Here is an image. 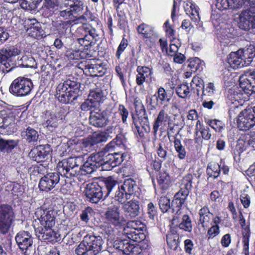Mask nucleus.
<instances>
[{
    "label": "nucleus",
    "instance_id": "nucleus-59",
    "mask_svg": "<svg viewBox=\"0 0 255 255\" xmlns=\"http://www.w3.org/2000/svg\"><path fill=\"white\" fill-rule=\"evenodd\" d=\"M167 147L161 144H159V146L157 149V153L158 156L160 158L161 161L166 160L168 156Z\"/></svg>",
    "mask_w": 255,
    "mask_h": 255
},
{
    "label": "nucleus",
    "instance_id": "nucleus-4",
    "mask_svg": "<svg viewBox=\"0 0 255 255\" xmlns=\"http://www.w3.org/2000/svg\"><path fill=\"white\" fill-rule=\"evenodd\" d=\"M77 32L80 34V37L77 39V41L84 47L92 46L99 38V33L90 25H82L78 28Z\"/></svg>",
    "mask_w": 255,
    "mask_h": 255
},
{
    "label": "nucleus",
    "instance_id": "nucleus-44",
    "mask_svg": "<svg viewBox=\"0 0 255 255\" xmlns=\"http://www.w3.org/2000/svg\"><path fill=\"white\" fill-rule=\"evenodd\" d=\"M179 236L177 233H169L166 235V241L169 248L176 250L179 244Z\"/></svg>",
    "mask_w": 255,
    "mask_h": 255
},
{
    "label": "nucleus",
    "instance_id": "nucleus-51",
    "mask_svg": "<svg viewBox=\"0 0 255 255\" xmlns=\"http://www.w3.org/2000/svg\"><path fill=\"white\" fill-rule=\"evenodd\" d=\"M204 62H201V60L197 57H195L192 59H190L188 67L191 69L192 72H196L198 70L203 69V66L204 65Z\"/></svg>",
    "mask_w": 255,
    "mask_h": 255
},
{
    "label": "nucleus",
    "instance_id": "nucleus-30",
    "mask_svg": "<svg viewBox=\"0 0 255 255\" xmlns=\"http://www.w3.org/2000/svg\"><path fill=\"white\" fill-rule=\"evenodd\" d=\"M193 175L191 173L186 175L182 179L178 191L182 195L188 196L192 188Z\"/></svg>",
    "mask_w": 255,
    "mask_h": 255
},
{
    "label": "nucleus",
    "instance_id": "nucleus-34",
    "mask_svg": "<svg viewBox=\"0 0 255 255\" xmlns=\"http://www.w3.org/2000/svg\"><path fill=\"white\" fill-rule=\"evenodd\" d=\"M24 27L28 33L32 36H37L41 30L40 24L35 18L25 20Z\"/></svg>",
    "mask_w": 255,
    "mask_h": 255
},
{
    "label": "nucleus",
    "instance_id": "nucleus-10",
    "mask_svg": "<svg viewBox=\"0 0 255 255\" xmlns=\"http://www.w3.org/2000/svg\"><path fill=\"white\" fill-rule=\"evenodd\" d=\"M56 213V211L52 208L46 209L41 207L36 209L35 216L39 221L40 225L54 227Z\"/></svg>",
    "mask_w": 255,
    "mask_h": 255
},
{
    "label": "nucleus",
    "instance_id": "nucleus-58",
    "mask_svg": "<svg viewBox=\"0 0 255 255\" xmlns=\"http://www.w3.org/2000/svg\"><path fill=\"white\" fill-rule=\"evenodd\" d=\"M220 231L219 225H212L207 232V238L208 240L212 239L220 234Z\"/></svg>",
    "mask_w": 255,
    "mask_h": 255
},
{
    "label": "nucleus",
    "instance_id": "nucleus-36",
    "mask_svg": "<svg viewBox=\"0 0 255 255\" xmlns=\"http://www.w3.org/2000/svg\"><path fill=\"white\" fill-rule=\"evenodd\" d=\"M116 134V137L106 146V149L108 151L112 150L116 146H122L124 147V144L126 142L127 139L123 133V129L121 132H118Z\"/></svg>",
    "mask_w": 255,
    "mask_h": 255
},
{
    "label": "nucleus",
    "instance_id": "nucleus-31",
    "mask_svg": "<svg viewBox=\"0 0 255 255\" xmlns=\"http://www.w3.org/2000/svg\"><path fill=\"white\" fill-rule=\"evenodd\" d=\"M56 96L58 100L65 104L73 103L77 100L78 96L71 93H68V91L60 89L57 86L56 89Z\"/></svg>",
    "mask_w": 255,
    "mask_h": 255
},
{
    "label": "nucleus",
    "instance_id": "nucleus-7",
    "mask_svg": "<svg viewBox=\"0 0 255 255\" xmlns=\"http://www.w3.org/2000/svg\"><path fill=\"white\" fill-rule=\"evenodd\" d=\"M97 153H100L99 161L101 166V170H111L114 167L121 164L124 160V153L119 152L108 153L101 151Z\"/></svg>",
    "mask_w": 255,
    "mask_h": 255
},
{
    "label": "nucleus",
    "instance_id": "nucleus-11",
    "mask_svg": "<svg viewBox=\"0 0 255 255\" xmlns=\"http://www.w3.org/2000/svg\"><path fill=\"white\" fill-rule=\"evenodd\" d=\"M15 240L23 254H31L33 249V239L28 232L23 231L18 232L15 237Z\"/></svg>",
    "mask_w": 255,
    "mask_h": 255
},
{
    "label": "nucleus",
    "instance_id": "nucleus-24",
    "mask_svg": "<svg viewBox=\"0 0 255 255\" xmlns=\"http://www.w3.org/2000/svg\"><path fill=\"white\" fill-rule=\"evenodd\" d=\"M126 217L133 218L137 216L139 214V202L132 200L125 203L122 207Z\"/></svg>",
    "mask_w": 255,
    "mask_h": 255
},
{
    "label": "nucleus",
    "instance_id": "nucleus-25",
    "mask_svg": "<svg viewBox=\"0 0 255 255\" xmlns=\"http://www.w3.org/2000/svg\"><path fill=\"white\" fill-rule=\"evenodd\" d=\"M95 60L93 59L88 64L85 65L84 72L86 74H89L92 77H100L103 76L105 73V69L102 64H95Z\"/></svg>",
    "mask_w": 255,
    "mask_h": 255
},
{
    "label": "nucleus",
    "instance_id": "nucleus-63",
    "mask_svg": "<svg viewBox=\"0 0 255 255\" xmlns=\"http://www.w3.org/2000/svg\"><path fill=\"white\" fill-rule=\"evenodd\" d=\"M128 45L127 39L123 38L116 52V57L118 59L120 58L122 52L125 50Z\"/></svg>",
    "mask_w": 255,
    "mask_h": 255
},
{
    "label": "nucleus",
    "instance_id": "nucleus-60",
    "mask_svg": "<svg viewBox=\"0 0 255 255\" xmlns=\"http://www.w3.org/2000/svg\"><path fill=\"white\" fill-rule=\"evenodd\" d=\"M94 143L97 144V143L105 142L107 140V136L104 132H100L94 134L91 136Z\"/></svg>",
    "mask_w": 255,
    "mask_h": 255
},
{
    "label": "nucleus",
    "instance_id": "nucleus-16",
    "mask_svg": "<svg viewBox=\"0 0 255 255\" xmlns=\"http://www.w3.org/2000/svg\"><path fill=\"white\" fill-rule=\"evenodd\" d=\"M238 125L243 130H248L255 125V118L251 110L240 113L237 121Z\"/></svg>",
    "mask_w": 255,
    "mask_h": 255
},
{
    "label": "nucleus",
    "instance_id": "nucleus-33",
    "mask_svg": "<svg viewBox=\"0 0 255 255\" xmlns=\"http://www.w3.org/2000/svg\"><path fill=\"white\" fill-rule=\"evenodd\" d=\"M185 11L193 21L197 22L200 21V18L198 10L196 5L190 0H187L184 5Z\"/></svg>",
    "mask_w": 255,
    "mask_h": 255
},
{
    "label": "nucleus",
    "instance_id": "nucleus-37",
    "mask_svg": "<svg viewBox=\"0 0 255 255\" xmlns=\"http://www.w3.org/2000/svg\"><path fill=\"white\" fill-rule=\"evenodd\" d=\"M18 143L17 140H6L4 138H0V151L2 152L9 153Z\"/></svg>",
    "mask_w": 255,
    "mask_h": 255
},
{
    "label": "nucleus",
    "instance_id": "nucleus-64",
    "mask_svg": "<svg viewBox=\"0 0 255 255\" xmlns=\"http://www.w3.org/2000/svg\"><path fill=\"white\" fill-rule=\"evenodd\" d=\"M92 209L89 207L87 208L84 210H83L80 215V218L81 220L86 223H87L90 219V216L92 215Z\"/></svg>",
    "mask_w": 255,
    "mask_h": 255
},
{
    "label": "nucleus",
    "instance_id": "nucleus-28",
    "mask_svg": "<svg viewBox=\"0 0 255 255\" xmlns=\"http://www.w3.org/2000/svg\"><path fill=\"white\" fill-rule=\"evenodd\" d=\"M136 72L137 74L136 76V83L138 86H141L144 82L147 81L152 73L151 69L146 66H137Z\"/></svg>",
    "mask_w": 255,
    "mask_h": 255
},
{
    "label": "nucleus",
    "instance_id": "nucleus-45",
    "mask_svg": "<svg viewBox=\"0 0 255 255\" xmlns=\"http://www.w3.org/2000/svg\"><path fill=\"white\" fill-rule=\"evenodd\" d=\"M154 96L156 97L157 100L156 105L157 104L158 102H159L162 105L165 102H169L171 99V95L168 94L165 89L162 87H160L158 89L157 96L155 95H154Z\"/></svg>",
    "mask_w": 255,
    "mask_h": 255
},
{
    "label": "nucleus",
    "instance_id": "nucleus-43",
    "mask_svg": "<svg viewBox=\"0 0 255 255\" xmlns=\"http://www.w3.org/2000/svg\"><path fill=\"white\" fill-rule=\"evenodd\" d=\"M128 238L134 242L139 243L145 238L142 231L133 229H130L125 233Z\"/></svg>",
    "mask_w": 255,
    "mask_h": 255
},
{
    "label": "nucleus",
    "instance_id": "nucleus-2",
    "mask_svg": "<svg viewBox=\"0 0 255 255\" xmlns=\"http://www.w3.org/2000/svg\"><path fill=\"white\" fill-rule=\"evenodd\" d=\"M103 244L101 237L86 235L75 252L77 255H97L102 251Z\"/></svg>",
    "mask_w": 255,
    "mask_h": 255
},
{
    "label": "nucleus",
    "instance_id": "nucleus-29",
    "mask_svg": "<svg viewBox=\"0 0 255 255\" xmlns=\"http://www.w3.org/2000/svg\"><path fill=\"white\" fill-rule=\"evenodd\" d=\"M58 88L64 90L68 91V93H71L79 96L80 92V83L77 81L68 79L65 81L63 83L58 85Z\"/></svg>",
    "mask_w": 255,
    "mask_h": 255
},
{
    "label": "nucleus",
    "instance_id": "nucleus-48",
    "mask_svg": "<svg viewBox=\"0 0 255 255\" xmlns=\"http://www.w3.org/2000/svg\"><path fill=\"white\" fill-rule=\"evenodd\" d=\"M42 0H20V6L22 9L32 10L37 7Z\"/></svg>",
    "mask_w": 255,
    "mask_h": 255
},
{
    "label": "nucleus",
    "instance_id": "nucleus-21",
    "mask_svg": "<svg viewBox=\"0 0 255 255\" xmlns=\"http://www.w3.org/2000/svg\"><path fill=\"white\" fill-rule=\"evenodd\" d=\"M53 227L39 225L38 227L35 228V235L40 240L53 241L56 239V232L53 229Z\"/></svg>",
    "mask_w": 255,
    "mask_h": 255
},
{
    "label": "nucleus",
    "instance_id": "nucleus-22",
    "mask_svg": "<svg viewBox=\"0 0 255 255\" xmlns=\"http://www.w3.org/2000/svg\"><path fill=\"white\" fill-rule=\"evenodd\" d=\"M105 217L110 224L115 227H120L125 223L124 218L120 216L119 210L117 207L109 208L106 212Z\"/></svg>",
    "mask_w": 255,
    "mask_h": 255
},
{
    "label": "nucleus",
    "instance_id": "nucleus-1",
    "mask_svg": "<svg viewBox=\"0 0 255 255\" xmlns=\"http://www.w3.org/2000/svg\"><path fill=\"white\" fill-rule=\"evenodd\" d=\"M100 153H92L87 160L81 166L83 162V156L70 157L64 159L62 165L60 166L61 173L67 178H81V176L91 174L98 168L101 167L99 157Z\"/></svg>",
    "mask_w": 255,
    "mask_h": 255
},
{
    "label": "nucleus",
    "instance_id": "nucleus-13",
    "mask_svg": "<svg viewBox=\"0 0 255 255\" xmlns=\"http://www.w3.org/2000/svg\"><path fill=\"white\" fill-rule=\"evenodd\" d=\"M115 115V113H112L108 111L101 112L92 111L89 118L90 123L97 128L104 127L109 123L111 121L110 117L113 118Z\"/></svg>",
    "mask_w": 255,
    "mask_h": 255
},
{
    "label": "nucleus",
    "instance_id": "nucleus-17",
    "mask_svg": "<svg viewBox=\"0 0 255 255\" xmlns=\"http://www.w3.org/2000/svg\"><path fill=\"white\" fill-rule=\"evenodd\" d=\"M85 193L87 200L92 203H97L103 198L102 190L97 183L87 184Z\"/></svg>",
    "mask_w": 255,
    "mask_h": 255
},
{
    "label": "nucleus",
    "instance_id": "nucleus-62",
    "mask_svg": "<svg viewBox=\"0 0 255 255\" xmlns=\"http://www.w3.org/2000/svg\"><path fill=\"white\" fill-rule=\"evenodd\" d=\"M128 228L143 231L144 228V225L139 221H131L128 223Z\"/></svg>",
    "mask_w": 255,
    "mask_h": 255
},
{
    "label": "nucleus",
    "instance_id": "nucleus-47",
    "mask_svg": "<svg viewBox=\"0 0 255 255\" xmlns=\"http://www.w3.org/2000/svg\"><path fill=\"white\" fill-rule=\"evenodd\" d=\"M179 228L186 232H191L192 230V225L191 218L188 215H184L182 217L181 223L178 225Z\"/></svg>",
    "mask_w": 255,
    "mask_h": 255
},
{
    "label": "nucleus",
    "instance_id": "nucleus-19",
    "mask_svg": "<svg viewBox=\"0 0 255 255\" xmlns=\"http://www.w3.org/2000/svg\"><path fill=\"white\" fill-rule=\"evenodd\" d=\"M240 87L244 92L251 95L255 94V73H250L248 76L240 78Z\"/></svg>",
    "mask_w": 255,
    "mask_h": 255
},
{
    "label": "nucleus",
    "instance_id": "nucleus-26",
    "mask_svg": "<svg viewBox=\"0 0 255 255\" xmlns=\"http://www.w3.org/2000/svg\"><path fill=\"white\" fill-rule=\"evenodd\" d=\"M15 115L14 113L9 109L0 111V128H6L15 125Z\"/></svg>",
    "mask_w": 255,
    "mask_h": 255
},
{
    "label": "nucleus",
    "instance_id": "nucleus-9",
    "mask_svg": "<svg viewBox=\"0 0 255 255\" xmlns=\"http://www.w3.org/2000/svg\"><path fill=\"white\" fill-rule=\"evenodd\" d=\"M20 52L14 46H7L0 49V73L5 74L14 68L8 62L9 59L18 55Z\"/></svg>",
    "mask_w": 255,
    "mask_h": 255
},
{
    "label": "nucleus",
    "instance_id": "nucleus-53",
    "mask_svg": "<svg viewBox=\"0 0 255 255\" xmlns=\"http://www.w3.org/2000/svg\"><path fill=\"white\" fill-rule=\"evenodd\" d=\"M159 206L162 212L165 213L171 210L170 200L165 196H162L159 200Z\"/></svg>",
    "mask_w": 255,
    "mask_h": 255
},
{
    "label": "nucleus",
    "instance_id": "nucleus-56",
    "mask_svg": "<svg viewBox=\"0 0 255 255\" xmlns=\"http://www.w3.org/2000/svg\"><path fill=\"white\" fill-rule=\"evenodd\" d=\"M215 91V87L214 83H209L206 85V87L203 88L202 96L205 97H209L212 96Z\"/></svg>",
    "mask_w": 255,
    "mask_h": 255
},
{
    "label": "nucleus",
    "instance_id": "nucleus-20",
    "mask_svg": "<svg viewBox=\"0 0 255 255\" xmlns=\"http://www.w3.org/2000/svg\"><path fill=\"white\" fill-rule=\"evenodd\" d=\"M100 188L102 192L103 199H105L109 196L115 199V193L117 190V181L108 177L100 183Z\"/></svg>",
    "mask_w": 255,
    "mask_h": 255
},
{
    "label": "nucleus",
    "instance_id": "nucleus-32",
    "mask_svg": "<svg viewBox=\"0 0 255 255\" xmlns=\"http://www.w3.org/2000/svg\"><path fill=\"white\" fill-rule=\"evenodd\" d=\"M62 122V118L54 113H51L47 118L43 125L49 130L53 131Z\"/></svg>",
    "mask_w": 255,
    "mask_h": 255
},
{
    "label": "nucleus",
    "instance_id": "nucleus-46",
    "mask_svg": "<svg viewBox=\"0 0 255 255\" xmlns=\"http://www.w3.org/2000/svg\"><path fill=\"white\" fill-rule=\"evenodd\" d=\"M67 5L70 6V9L73 12L78 13L84 9V2L80 0H68Z\"/></svg>",
    "mask_w": 255,
    "mask_h": 255
},
{
    "label": "nucleus",
    "instance_id": "nucleus-27",
    "mask_svg": "<svg viewBox=\"0 0 255 255\" xmlns=\"http://www.w3.org/2000/svg\"><path fill=\"white\" fill-rule=\"evenodd\" d=\"M239 53L241 54L245 66L251 65L254 62L255 59V48L253 45H250L248 47L240 49Z\"/></svg>",
    "mask_w": 255,
    "mask_h": 255
},
{
    "label": "nucleus",
    "instance_id": "nucleus-5",
    "mask_svg": "<svg viewBox=\"0 0 255 255\" xmlns=\"http://www.w3.org/2000/svg\"><path fill=\"white\" fill-rule=\"evenodd\" d=\"M138 186L136 181L131 178L124 180L119 184L117 183V190L115 191V200L120 203H124L136 192Z\"/></svg>",
    "mask_w": 255,
    "mask_h": 255
},
{
    "label": "nucleus",
    "instance_id": "nucleus-61",
    "mask_svg": "<svg viewBox=\"0 0 255 255\" xmlns=\"http://www.w3.org/2000/svg\"><path fill=\"white\" fill-rule=\"evenodd\" d=\"M95 145L91 137L84 139L82 142V147L85 148L86 151L92 150Z\"/></svg>",
    "mask_w": 255,
    "mask_h": 255
},
{
    "label": "nucleus",
    "instance_id": "nucleus-15",
    "mask_svg": "<svg viewBox=\"0 0 255 255\" xmlns=\"http://www.w3.org/2000/svg\"><path fill=\"white\" fill-rule=\"evenodd\" d=\"M51 149L49 144L39 145L32 149L29 155L33 160L37 162L44 161L50 157Z\"/></svg>",
    "mask_w": 255,
    "mask_h": 255
},
{
    "label": "nucleus",
    "instance_id": "nucleus-42",
    "mask_svg": "<svg viewBox=\"0 0 255 255\" xmlns=\"http://www.w3.org/2000/svg\"><path fill=\"white\" fill-rule=\"evenodd\" d=\"M22 137L28 142L36 141L38 138L39 134L34 128L28 127L26 130L21 132Z\"/></svg>",
    "mask_w": 255,
    "mask_h": 255
},
{
    "label": "nucleus",
    "instance_id": "nucleus-38",
    "mask_svg": "<svg viewBox=\"0 0 255 255\" xmlns=\"http://www.w3.org/2000/svg\"><path fill=\"white\" fill-rule=\"evenodd\" d=\"M187 197V196L182 195L181 193H180L178 192L176 193L171 204V212L173 213L176 211L177 213L180 210V207L184 203Z\"/></svg>",
    "mask_w": 255,
    "mask_h": 255
},
{
    "label": "nucleus",
    "instance_id": "nucleus-23",
    "mask_svg": "<svg viewBox=\"0 0 255 255\" xmlns=\"http://www.w3.org/2000/svg\"><path fill=\"white\" fill-rule=\"evenodd\" d=\"M222 171L224 174H227L229 171L228 166L221 161L220 163L210 162L207 167V173L210 177L214 178L218 177Z\"/></svg>",
    "mask_w": 255,
    "mask_h": 255
},
{
    "label": "nucleus",
    "instance_id": "nucleus-52",
    "mask_svg": "<svg viewBox=\"0 0 255 255\" xmlns=\"http://www.w3.org/2000/svg\"><path fill=\"white\" fill-rule=\"evenodd\" d=\"M157 181L163 188H166L171 183V178L168 173L166 172H160L157 177Z\"/></svg>",
    "mask_w": 255,
    "mask_h": 255
},
{
    "label": "nucleus",
    "instance_id": "nucleus-57",
    "mask_svg": "<svg viewBox=\"0 0 255 255\" xmlns=\"http://www.w3.org/2000/svg\"><path fill=\"white\" fill-rule=\"evenodd\" d=\"M207 124L216 131L220 132L224 128V124L219 120H208Z\"/></svg>",
    "mask_w": 255,
    "mask_h": 255
},
{
    "label": "nucleus",
    "instance_id": "nucleus-41",
    "mask_svg": "<svg viewBox=\"0 0 255 255\" xmlns=\"http://www.w3.org/2000/svg\"><path fill=\"white\" fill-rule=\"evenodd\" d=\"M104 98L103 92L100 89L91 91L88 96V99L98 108Z\"/></svg>",
    "mask_w": 255,
    "mask_h": 255
},
{
    "label": "nucleus",
    "instance_id": "nucleus-14",
    "mask_svg": "<svg viewBox=\"0 0 255 255\" xmlns=\"http://www.w3.org/2000/svg\"><path fill=\"white\" fill-rule=\"evenodd\" d=\"M114 247L127 255H138L142 249L138 245L135 246L128 240H118L115 241Z\"/></svg>",
    "mask_w": 255,
    "mask_h": 255
},
{
    "label": "nucleus",
    "instance_id": "nucleus-55",
    "mask_svg": "<svg viewBox=\"0 0 255 255\" xmlns=\"http://www.w3.org/2000/svg\"><path fill=\"white\" fill-rule=\"evenodd\" d=\"M176 94L182 98H186L190 93L189 88L187 84L178 85L176 89Z\"/></svg>",
    "mask_w": 255,
    "mask_h": 255
},
{
    "label": "nucleus",
    "instance_id": "nucleus-49",
    "mask_svg": "<svg viewBox=\"0 0 255 255\" xmlns=\"http://www.w3.org/2000/svg\"><path fill=\"white\" fill-rule=\"evenodd\" d=\"M137 30L138 32L142 34L145 38L150 37L153 34V28L145 23L139 25Z\"/></svg>",
    "mask_w": 255,
    "mask_h": 255
},
{
    "label": "nucleus",
    "instance_id": "nucleus-6",
    "mask_svg": "<svg viewBox=\"0 0 255 255\" xmlns=\"http://www.w3.org/2000/svg\"><path fill=\"white\" fill-rule=\"evenodd\" d=\"M64 159L59 161L56 166L57 172H49L42 177L39 182L38 187L40 190L48 192L53 189L59 182L60 175L66 177L60 171Z\"/></svg>",
    "mask_w": 255,
    "mask_h": 255
},
{
    "label": "nucleus",
    "instance_id": "nucleus-8",
    "mask_svg": "<svg viewBox=\"0 0 255 255\" xmlns=\"http://www.w3.org/2000/svg\"><path fill=\"white\" fill-rule=\"evenodd\" d=\"M33 88V84L30 79L19 77L14 79L9 87V92L17 97H23L29 95Z\"/></svg>",
    "mask_w": 255,
    "mask_h": 255
},
{
    "label": "nucleus",
    "instance_id": "nucleus-35",
    "mask_svg": "<svg viewBox=\"0 0 255 255\" xmlns=\"http://www.w3.org/2000/svg\"><path fill=\"white\" fill-rule=\"evenodd\" d=\"M228 62L234 69L245 66L241 54L239 53V50L236 52H232L229 55Z\"/></svg>",
    "mask_w": 255,
    "mask_h": 255
},
{
    "label": "nucleus",
    "instance_id": "nucleus-40",
    "mask_svg": "<svg viewBox=\"0 0 255 255\" xmlns=\"http://www.w3.org/2000/svg\"><path fill=\"white\" fill-rule=\"evenodd\" d=\"M179 130L174 136V140L173 141L174 147L176 152L177 153V156L180 159H185L186 155V151L185 147L181 144V140L177 137V134L179 133Z\"/></svg>",
    "mask_w": 255,
    "mask_h": 255
},
{
    "label": "nucleus",
    "instance_id": "nucleus-18",
    "mask_svg": "<svg viewBox=\"0 0 255 255\" xmlns=\"http://www.w3.org/2000/svg\"><path fill=\"white\" fill-rule=\"evenodd\" d=\"M239 27L245 30L255 28V13L248 9L243 11L240 15Z\"/></svg>",
    "mask_w": 255,
    "mask_h": 255
},
{
    "label": "nucleus",
    "instance_id": "nucleus-3",
    "mask_svg": "<svg viewBox=\"0 0 255 255\" xmlns=\"http://www.w3.org/2000/svg\"><path fill=\"white\" fill-rule=\"evenodd\" d=\"M136 115H132L133 131L137 132L139 136L142 137L144 135L143 132L148 133L150 128L149 121L146 114V110L143 105H141L139 111H136Z\"/></svg>",
    "mask_w": 255,
    "mask_h": 255
},
{
    "label": "nucleus",
    "instance_id": "nucleus-12",
    "mask_svg": "<svg viewBox=\"0 0 255 255\" xmlns=\"http://www.w3.org/2000/svg\"><path fill=\"white\" fill-rule=\"evenodd\" d=\"M13 218L11 206L6 204L0 206V232L1 234L8 232Z\"/></svg>",
    "mask_w": 255,
    "mask_h": 255
},
{
    "label": "nucleus",
    "instance_id": "nucleus-39",
    "mask_svg": "<svg viewBox=\"0 0 255 255\" xmlns=\"http://www.w3.org/2000/svg\"><path fill=\"white\" fill-rule=\"evenodd\" d=\"M168 118L169 116L164 109L160 111L153 124V128L155 132L157 131L159 127L165 125Z\"/></svg>",
    "mask_w": 255,
    "mask_h": 255
},
{
    "label": "nucleus",
    "instance_id": "nucleus-54",
    "mask_svg": "<svg viewBox=\"0 0 255 255\" xmlns=\"http://www.w3.org/2000/svg\"><path fill=\"white\" fill-rule=\"evenodd\" d=\"M94 19L92 13L88 10H87L83 15L78 17L76 20L77 21L76 23H81L84 24H87L88 21H92Z\"/></svg>",
    "mask_w": 255,
    "mask_h": 255
},
{
    "label": "nucleus",
    "instance_id": "nucleus-50",
    "mask_svg": "<svg viewBox=\"0 0 255 255\" xmlns=\"http://www.w3.org/2000/svg\"><path fill=\"white\" fill-rule=\"evenodd\" d=\"M20 61L21 62V65L23 67L33 68L36 65L35 59L31 55H24Z\"/></svg>",
    "mask_w": 255,
    "mask_h": 255
}]
</instances>
